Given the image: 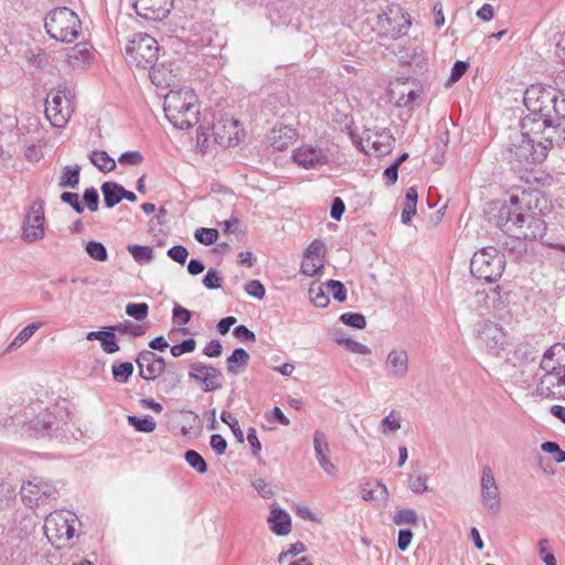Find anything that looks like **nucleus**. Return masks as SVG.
Returning a JSON list of instances; mask_svg holds the SVG:
<instances>
[{
	"instance_id": "obj_1",
	"label": "nucleus",
	"mask_w": 565,
	"mask_h": 565,
	"mask_svg": "<svg viewBox=\"0 0 565 565\" xmlns=\"http://www.w3.org/2000/svg\"><path fill=\"white\" fill-rule=\"evenodd\" d=\"M543 204H546L540 191H522L511 194L509 201L493 202L489 216L503 233L522 236L524 239H542L546 234V223L542 218Z\"/></svg>"
},
{
	"instance_id": "obj_2",
	"label": "nucleus",
	"mask_w": 565,
	"mask_h": 565,
	"mask_svg": "<svg viewBox=\"0 0 565 565\" xmlns=\"http://www.w3.org/2000/svg\"><path fill=\"white\" fill-rule=\"evenodd\" d=\"M159 44L147 33H135L126 45V55L129 64L149 70L151 82L157 85H169L162 71L157 65Z\"/></svg>"
},
{
	"instance_id": "obj_3",
	"label": "nucleus",
	"mask_w": 565,
	"mask_h": 565,
	"mask_svg": "<svg viewBox=\"0 0 565 565\" xmlns=\"http://www.w3.org/2000/svg\"><path fill=\"white\" fill-rule=\"evenodd\" d=\"M166 118L178 129H190L199 122V105L193 90L171 89L163 102Z\"/></svg>"
},
{
	"instance_id": "obj_4",
	"label": "nucleus",
	"mask_w": 565,
	"mask_h": 565,
	"mask_svg": "<svg viewBox=\"0 0 565 565\" xmlns=\"http://www.w3.org/2000/svg\"><path fill=\"white\" fill-rule=\"evenodd\" d=\"M524 104L530 111L551 118V125H561L565 120V95L537 86L525 90Z\"/></svg>"
},
{
	"instance_id": "obj_5",
	"label": "nucleus",
	"mask_w": 565,
	"mask_h": 565,
	"mask_svg": "<svg viewBox=\"0 0 565 565\" xmlns=\"http://www.w3.org/2000/svg\"><path fill=\"white\" fill-rule=\"evenodd\" d=\"M558 126L550 125L543 128L537 139L530 140L524 145L508 143L507 152L509 159L520 164L542 162L547 157V151L554 146V137Z\"/></svg>"
},
{
	"instance_id": "obj_6",
	"label": "nucleus",
	"mask_w": 565,
	"mask_h": 565,
	"mask_svg": "<svg viewBox=\"0 0 565 565\" xmlns=\"http://www.w3.org/2000/svg\"><path fill=\"white\" fill-rule=\"evenodd\" d=\"M44 28L51 39L58 42L71 43L75 41L82 30V22L77 14L66 7L51 10L44 20Z\"/></svg>"
},
{
	"instance_id": "obj_7",
	"label": "nucleus",
	"mask_w": 565,
	"mask_h": 565,
	"mask_svg": "<svg viewBox=\"0 0 565 565\" xmlns=\"http://www.w3.org/2000/svg\"><path fill=\"white\" fill-rule=\"evenodd\" d=\"M505 267V255L493 246L477 250L470 260V271L473 277L487 282L498 280Z\"/></svg>"
},
{
	"instance_id": "obj_8",
	"label": "nucleus",
	"mask_w": 565,
	"mask_h": 565,
	"mask_svg": "<svg viewBox=\"0 0 565 565\" xmlns=\"http://www.w3.org/2000/svg\"><path fill=\"white\" fill-rule=\"evenodd\" d=\"M57 487L41 476H29L20 488V497L26 508L34 509L57 500Z\"/></svg>"
},
{
	"instance_id": "obj_9",
	"label": "nucleus",
	"mask_w": 565,
	"mask_h": 565,
	"mask_svg": "<svg viewBox=\"0 0 565 565\" xmlns=\"http://www.w3.org/2000/svg\"><path fill=\"white\" fill-rule=\"evenodd\" d=\"M49 97L51 99H46L45 116L54 127L63 128L74 111V95L66 86H60Z\"/></svg>"
},
{
	"instance_id": "obj_10",
	"label": "nucleus",
	"mask_w": 565,
	"mask_h": 565,
	"mask_svg": "<svg viewBox=\"0 0 565 565\" xmlns=\"http://www.w3.org/2000/svg\"><path fill=\"white\" fill-rule=\"evenodd\" d=\"M75 515L66 516L63 512H51L44 521V533L47 540L57 548L62 547V542L70 541L75 533Z\"/></svg>"
},
{
	"instance_id": "obj_11",
	"label": "nucleus",
	"mask_w": 565,
	"mask_h": 565,
	"mask_svg": "<svg viewBox=\"0 0 565 565\" xmlns=\"http://www.w3.org/2000/svg\"><path fill=\"white\" fill-rule=\"evenodd\" d=\"M540 115L541 114L530 111L527 116L523 117L520 122V130H513L511 132L508 143L514 142L516 145H524L530 140L537 139L543 128L548 127L552 121L551 118H545Z\"/></svg>"
},
{
	"instance_id": "obj_12",
	"label": "nucleus",
	"mask_w": 565,
	"mask_h": 565,
	"mask_svg": "<svg viewBox=\"0 0 565 565\" xmlns=\"http://www.w3.org/2000/svg\"><path fill=\"white\" fill-rule=\"evenodd\" d=\"M44 222L43 202L36 200L31 203L25 214L22 227V239L26 243L41 241L45 235Z\"/></svg>"
},
{
	"instance_id": "obj_13",
	"label": "nucleus",
	"mask_w": 565,
	"mask_h": 565,
	"mask_svg": "<svg viewBox=\"0 0 565 565\" xmlns=\"http://www.w3.org/2000/svg\"><path fill=\"white\" fill-rule=\"evenodd\" d=\"M477 332L478 340L486 347L487 351L491 355L501 356L508 345L503 329L492 321H484L479 326Z\"/></svg>"
},
{
	"instance_id": "obj_14",
	"label": "nucleus",
	"mask_w": 565,
	"mask_h": 565,
	"mask_svg": "<svg viewBox=\"0 0 565 565\" xmlns=\"http://www.w3.org/2000/svg\"><path fill=\"white\" fill-rule=\"evenodd\" d=\"M377 24L392 33L393 38L405 35L412 24L409 14L398 6H392L377 15Z\"/></svg>"
},
{
	"instance_id": "obj_15",
	"label": "nucleus",
	"mask_w": 565,
	"mask_h": 565,
	"mask_svg": "<svg viewBox=\"0 0 565 565\" xmlns=\"http://www.w3.org/2000/svg\"><path fill=\"white\" fill-rule=\"evenodd\" d=\"M189 377L195 382L202 383L203 391L206 393L222 387V383L220 382L222 372L213 365H207L199 361L190 364Z\"/></svg>"
},
{
	"instance_id": "obj_16",
	"label": "nucleus",
	"mask_w": 565,
	"mask_h": 565,
	"mask_svg": "<svg viewBox=\"0 0 565 565\" xmlns=\"http://www.w3.org/2000/svg\"><path fill=\"white\" fill-rule=\"evenodd\" d=\"M139 369V376L146 381H154L160 376L167 366L166 360L150 350H142L136 358Z\"/></svg>"
},
{
	"instance_id": "obj_17",
	"label": "nucleus",
	"mask_w": 565,
	"mask_h": 565,
	"mask_svg": "<svg viewBox=\"0 0 565 565\" xmlns=\"http://www.w3.org/2000/svg\"><path fill=\"white\" fill-rule=\"evenodd\" d=\"M172 4L173 0H134L132 2L136 13L150 21H161L167 18Z\"/></svg>"
},
{
	"instance_id": "obj_18",
	"label": "nucleus",
	"mask_w": 565,
	"mask_h": 565,
	"mask_svg": "<svg viewBox=\"0 0 565 565\" xmlns=\"http://www.w3.org/2000/svg\"><path fill=\"white\" fill-rule=\"evenodd\" d=\"M481 495L484 507L493 514H497L501 508L500 491L490 467L482 469L481 476Z\"/></svg>"
},
{
	"instance_id": "obj_19",
	"label": "nucleus",
	"mask_w": 565,
	"mask_h": 565,
	"mask_svg": "<svg viewBox=\"0 0 565 565\" xmlns=\"http://www.w3.org/2000/svg\"><path fill=\"white\" fill-rule=\"evenodd\" d=\"M292 158L303 169H319L329 163L323 149L313 146H302L295 149Z\"/></svg>"
},
{
	"instance_id": "obj_20",
	"label": "nucleus",
	"mask_w": 565,
	"mask_h": 565,
	"mask_svg": "<svg viewBox=\"0 0 565 565\" xmlns=\"http://www.w3.org/2000/svg\"><path fill=\"white\" fill-rule=\"evenodd\" d=\"M214 140L222 147H234L238 143V120L222 118L213 124Z\"/></svg>"
},
{
	"instance_id": "obj_21",
	"label": "nucleus",
	"mask_w": 565,
	"mask_h": 565,
	"mask_svg": "<svg viewBox=\"0 0 565 565\" xmlns=\"http://www.w3.org/2000/svg\"><path fill=\"white\" fill-rule=\"evenodd\" d=\"M565 385V367L561 364L552 365L536 386L539 396L548 398L555 395L554 388Z\"/></svg>"
},
{
	"instance_id": "obj_22",
	"label": "nucleus",
	"mask_w": 565,
	"mask_h": 565,
	"mask_svg": "<svg viewBox=\"0 0 565 565\" xmlns=\"http://www.w3.org/2000/svg\"><path fill=\"white\" fill-rule=\"evenodd\" d=\"M387 376L392 379H404L409 370L408 353L404 349H393L385 360Z\"/></svg>"
},
{
	"instance_id": "obj_23",
	"label": "nucleus",
	"mask_w": 565,
	"mask_h": 565,
	"mask_svg": "<svg viewBox=\"0 0 565 565\" xmlns=\"http://www.w3.org/2000/svg\"><path fill=\"white\" fill-rule=\"evenodd\" d=\"M313 448L315 455L321 469L330 475L334 476L337 472L335 466L330 460V447L327 437L323 431L316 430L313 434Z\"/></svg>"
},
{
	"instance_id": "obj_24",
	"label": "nucleus",
	"mask_w": 565,
	"mask_h": 565,
	"mask_svg": "<svg viewBox=\"0 0 565 565\" xmlns=\"http://www.w3.org/2000/svg\"><path fill=\"white\" fill-rule=\"evenodd\" d=\"M267 521L270 524V530L278 536H284L291 532V518L280 508L271 509Z\"/></svg>"
},
{
	"instance_id": "obj_25",
	"label": "nucleus",
	"mask_w": 565,
	"mask_h": 565,
	"mask_svg": "<svg viewBox=\"0 0 565 565\" xmlns=\"http://www.w3.org/2000/svg\"><path fill=\"white\" fill-rule=\"evenodd\" d=\"M296 130L289 126L273 128L268 135L270 146L276 150L286 149L295 139Z\"/></svg>"
},
{
	"instance_id": "obj_26",
	"label": "nucleus",
	"mask_w": 565,
	"mask_h": 565,
	"mask_svg": "<svg viewBox=\"0 0 565 565\" xmlns=\"http://www.w3.org/2000/svg\"><path fill=\"white\" fill-rule=\"evenodd\" d=\"M249 354L243 348H236L226 359V369L230 374L236 375L246 369L249 362Z\"/></svg>"
},
{
	"instance_id": "obj_27",
	"label": "nucleus",
	"mask_w": 565,
	"mask_h": 565,
	"mask_svg": "<svg viewBox=\"0 0 565 565\" xmlns=\"http://www.w3.org/2000/svg\"><path fill=\"white\" fill-rule=\"evenodd\" d=\"M92 58V51L88 43L81 42L71 47L66 54L67 63L77 67Z\"/></svg>"
},
{
	"instance_id": "obj_28",
	"label": "nucleus",
	"mask_w": 565,
	"mask_h": 565,
	"mask_svg": "<svg viewBox=\"0 0 565 565\" xmlns=\"http://www.w3.org/2000/svg\"><path fill=\"white\" fill-rule=\"evenodd\" d=\"M527 239L522 236H511L504 242V249L508 252L509 257L518 262L522 259L527 253Z\"/></svg>"
},
{
	"instance_id": "obj_29",
	"label": "nucleus",
	"mask_w": 565,
	"mask_h": 565,
	"mask_svg": "<svg viewBox=\"0 0 565 565\" xmlns=\"http://www.w3.org/2000/svg\"><path fill=\"white\" fill-rule=\"evenodd\" d=\"M105 206L108 209H113L117 205L121 199V184L114 181H106L100 186Z\"/></svg>"
},
{
	"instance_id": "obj_30",
	"label": "nucleus",
	"mask_w": 565,
	"mask_h": 565,
	"mask_svg": "<svg viewBox=\"0 0 565 565\" xmlns=\"http://www.w3.org/2000/svg\"><path fill=\"white\" fill-rule=\"evenodd\" d=\"M55 419V416L51 413L42 414L31 423V429H33L38 436H49L56 429Z\"/></svg>"
},
{
	"instance_id": "obj_31",
	"label": "nucleus",
	"mask_w": 565,
	"mask_h": 565,
	"mask_svg": "<svg viewBox=\"0 0 565 565\" xmlns=\"http://www.w3.org/2000/svg\"><path fill=\"white\" fill-rule=\"evenodd\" d=\"M81 180V167L78 164L65 166L60 177L58 186L76 189Z\"/></svg>"
},
{
	"instance_id": "obj_32",
	"label": "nucleus",
	"mask_w": 565,
	"mask_h": 565,
	"mask_svg": "<svg viewBox=\"0 0 565 565\" xmlns=\"http://www.w3.org/2000/svg\"><path fill=\"white\" fill-rule=\"evenodd\" d=\"M89 161L102 172L115 170V160L104 150H94L89 153Z\"/></svg>"
},
{
	"instance_id": "obj_33",
	"label": "nucleus",
	"mask_w": 565,
	"mask_h": 565,
	"mask_svg": "<svg viewBox=\"0 0 565 565\" xmlns=\"http://www.w3.org/2000/svg\"><path fill=\"white\" fill-rule=\"evenodd\" d=\"M42 326V322H33L23 328L8 345L7 351H13L23 345Z\"/></svg>"
},
{
	"instance_id": "obj_34",
	"label": "nucleus",
	"mask_w": 565,
	"mask_h": 565,
	"mask_svg": "<svg viewBox=\"0 0 565 565\" xmlns=\"http://www.w3.org/2000/svg\"><path fill=\"white\" fill-rule=\"evenodd\" d=\"M127 422L137 431H141V433H152V431H154V429L157 427L156 420L150 415H145L143 417H139L136 415H129L127 417Z\"/></svg>"
},
{
	"instance_id": "obj_35",
	"label": "nucleus",
	"mask_w": 565,
	"mask_h": 565,
	"mask_svg": "<svg viewBox=\"0 0 565 565\" xmlns=\"http://www.w3.org/2000/svg\"><path fill=\"white\" fill-rule=\"evenodd\" d=\"M127 250L139 264L150 263L154 258L153 249L146 245H128Z\"/></svg>"
},
{
	"instance_id": "obj_36",
	"label": "nucleus",
	"mask_w": 565,
	"mask_h": 565,
	"mask_svg": "<svg viewBox=\"0 0 565 565\" xmlns=\"http://www.w3.org/2000/svg\"><path fill=\"white\" fill-rule=\"evenodd\" d=\"M108 329L116 331L120 334H129L131 337H141L146 333V327L135 324L129 320L109 326Z\"/></svg>"
},
{
	"instance_id": "obj_37",
	"label": "nucleus",
	"mask_w": 565,
	"mask_h": 565,
	"mask_svg": "<svg viewBox=\"0 0 565 565\" xmlns=\"http://www.w3.org/2000/svg\"><path fill=\"white\" fill-rule=\"evenodd\" d=\"M184 460L198 473H205L207 471V463L200 452L189 449L184 454Z\"/></svg>"
},
{
	"instance_id": "obj_38",
	"label": "nucleus",
	"mask_w": 565,
	"mask_h": 565,
	"mask_svg": "<svg viewBox=\"0 0 565 565\" xmlns=\"http://www.w3.org/2000/svg\"><path fill=\"white\" fill-rule=\"evenodd\" d=\"M85 252L94 260L106 262L108 259V252L105 245L100 242L89 241L85 245Z\"/></svg>"
},
{
	"instance_id": "obj_39",
	"label": "nucleus",
	"mask_w": 565,
	"mask_h": 565,
	"mask_svg": "<svg viewBox=\"0 0 565 565\" xmlns=\"http://www.w3.org/2000/svg\"><path fill=\"white\" fill-rule=\"evenodd\" d=\"M309 297L311 302L319 308H326L330 300L327 295V290H324L323 285H311L309 288Z\"/></svg>"
},
{
	"instance_id": "obj_40",
	"label": "nucleus",
	"mask_w": 565,
	"mask_h": 565,
	"mask_svg": "<svg viewBox=\"0 0 565 565\" xmlns=\"http://www.w3.org/2000/svg\"><path fill=\"white\" fill-rule=\"evenodd\" d=\"M114 379L119 383H127L134 373V365L130 362H121L111 366Z\"/></svg>"
},
{
	"instance_id": "obj_41",
	"label": "nucleus",
	"mask_w": 565,
	"mask_h": 565,
	"mask_svg": "<svg viewBox=\"0 0 565 565\" xmlns=\"http://www.w3.org/2000/svg\"><path fill=\"white\" fill-rule=\"evenodd\" d=\"M393 522L396 525L412 524L416 525L418 522V515L414 509H402L395 512Z\"/></svg>"
},
{
	"instance_id": "obj_42",
	"label": "nucleus",
	"mask_w": 565,
	"mask_h": 565,
	"mask_svg": "<svg viewBox=\"0 0 565 565\" xmlns=\"http://www.w3.org/2000/svg\"><path fill=\"white\" fill-rule=\"evenodd\" d=\"M324 287L329 294L332 295L333 299L338 302H343L347 299V288L344 285L334 279H330L324 284Z\"/></svg>"
},
{
	"instance_id": "obj_43",
	"label": "nucleus",
	"mask_w": 565,
	"mask_h": 565,
	"mask_svg": "<svg viewBox=\"0 0 565 565\" xmlns=\"http://www.w3.org/2000/svg\"><path fill=\"white\" fill-rule=\"evenodd\" d=\"M115 332L116 331L108 329V327L105 328V333L102 338L100 347L107 354H113L119 351V345L117 343Z\"/></svg>"
},
{
	"instance_id": "obj_44",
	"label": "nucleus",
	"mask_w": 565,
	"mask_h": 565,
	"mask_svg": "<svg viewBox=\"0 0 565 565\" xmlns=\"http://www.w3.org/2000/svg\"><path fill=\"white\" fill-rule=\"evenodd\" d=\"M340 321L355 329H364L366 326L365 317L360 312H344L340 316Z\"/></svg>"
},
{
	"instance_id": "obj_45",
	"label": "nucleus",
	"mask_w": 565,
	"mask_h": 565,
	"mask_svg": "<svg viewBox=\"0 0 565 565\" xmlns=\"http://www.w3.org/2000/svg\"><path fill=\"white\" fill-rule=\"evenodd\" d=\"M221 420L228 425L231 428L233 435L235 436L237 443L243 444L244 443V434L238 425V420L228 412L223 411L221 414Z\"/></svg>"
},
{
	"instance_id": "obj_46",
	"label": "nucleus",
	"mask_w": 565,
	"mask_h": 565,
	"mask_svg": "<svg viewBox=\"0 0 565 565\" xmlns=\"http://www.w3.org/2000/svg\"><path fill=\"white\" fill-rule=\"evenodd\" d=\"M514 356L520 362L526 363L537 358V351L531 344H519L514 350Z\"/></svg>"
},
{
	"instance_id": "obj_47",
	"label": "nucleus",
	"mask_w": 565,
	"mask_h": 565,
	"mask_svg": "<svg viewBox=\"0 0 565 565\" xmlns=\"http://www.w3.org/2000/svg\"><path fill=\"white\" fill-rule=\"evenodd\" d=\"M125 311L136 320H143L148 316L149 306L146 302H129Z\"/></svg>"
},
{
	"instance_id": "obj_48",
	"label": "nucleus",
	"mask_w": 565,
	"mask_h": 565,
	"mask_svg": "<svg viewBox=\"0 0 565 565\" xmlns=\"http://www.w3.org/2000/svg\"><path fill=\"white\" fill-rule=\"evenodd\" d=\"M161 375L162 379L160 383L162 385V390L166 393H169L172 390H174L181 383L182 380V375L174 371H164Z\"/></svg>"
},
{
	"instance_id": "obj_49",
	"label": "nucleus",
	"mask_w": 565,
	"mask_h": 565,
	"mask_svg": "<svg viewBox=\"0 0 565 565\" xmlns=\"http://www.w3.org/2000/svg\"><path fill=\"white\" fill-rule=\"evenodd\" d=\"M194 237L203 245H212L218 238V231L216 228L200 227L195 231Z\"/></svg>"
},
{
	"instance_id": "obj_50",
	"label": "nucleus",
	"mask_w": 565,
	"mask_h": 565,
	"mask_svg": "<svg viewBox=\"0 0 565 565\" xmlns=\"http://www.w3.org/2000/svg\"><path fill=\"white\" fill-rule=\"evenodd\" d=\"M541 449L543 452L552 455L554 460L557 463L565 462V451L559 447V445L555 441H544L541 445Z\"/></svg>"
},
{
	"instance_id": "obj_51",
	"label": "nucleus",
	"mask_w": 565,
	"mask_h": 565,
	"mask_svg": "<svg viewBox=\"0 0 565 565\" xmlns=\"http://www.w3.org/2000/svg\"><path fill=\"white\" fill-rule=\"evenodd\" d=\"M196 348V341L193 338L183 340L182 342L174 344L170 348V353L174 358H179L184 353H191Z\"/></svg>"
},
{
	"instance_id": "obj_52",
	"label": "nucleus",
	"mask_w": 565,
	"mask_h": 565,
	"mask_svg": "<svg viewBox=\"0 0 565 565\" xmlns=\"http://www.w3.org/2000/svg\"><path fill=\"white\" fill-rule=\"evenodd\" d=\"M376 487L380 490L379 495L375 494L377 490L362 488V490H361L362 499L365 501H374V500H379V499L385 500L388 497L387 488L380 481H376Z\"/></svg>"
},
{
	"instance_id": "obj_53",
	"label": "nucleus",
	"mask_w": 565,
	"mask_h": 565,
	"mask_svg": "<svg viewBox=\"0 0 565 565\" xmlns=\"http://www.w3.org/2000/svg\"><path fill=\"white\" fill-rule=\"evenodd\" d=\"M192 317V312L180 306L179 303H175L172 310V320L174 323L180 326H185L190 322Z\"/></svg>"
},
{
	"instance_id": "obj_54",
	"label": "nucleus",
	"mask_w": 565,
	"mask_h": 565,
	"mask_svg": "<svg viewBox=\"0 0 565 565\" xmlns=\"http://www.w3.org/2000/svg\"><path fill=\"white\" fill-rule=\"evenodd\" d=\"M202 284L207 289H218L222 287V277L215 268H210L203 277Z\"/></svg>"
},
{
	"instance_id": "obj_55",
	"label": "nucleus",
	"mask_w": 565,
	"mask_h": 565,
	"mask_svg": "<svg viewBox=\"0 0 565 565\" xmlns=\"http://www.w3.org/2000/svg\"><path fill=\"white\" fill-rule=\"evenodd\" d=\"M244 289L248 296L254 297L258 300H262L266 294L264 285L257 279L247 281Z\"/></svg>"
},
{
	"instance_id": "obj_56",
	"label": "nucleus",
	"mask_w": 565,
	"mask_h": 565,
	"mask_svg": "<svg viewBox=\"0 0 565 565\" xmlns=\"http://www.w3.org/2000/svg\"><path fill=\"white\" fill-rule=\"evenodd\" d=\"M61 201L68 204L76 213L84 212V205L79 201V195L75 192H63L60 196Z\"/></svg>"
},
{
	"instance_id": "obj_57",
	"label": "nucleus",
	"mask_w": 565,
	"mask_h": 565,
	"mask_svg": "<svg viewBox=\"0 0 565 565\" xmlns=\"http://www.w3.org/2000/svg\"><path fill=\"white\" fill-rule=\"evenodd\" d=\"M142 161L143 156L137 150L122 152L118 158V162L121 166H138L142 163Z\"/></svg>"
},
{
	"instance_id": "obj_58",
	"label": "nucleus",
	"mask_w": 565,
	"mask_h": 565,
	"mask_svg": "<svg viewBox=\"0 0 565 565\" xmlns=\"http://www.w3.org/2000/svg\"><path fill=\"white\" fill-rule=\"evenodd\" d=\"M83 200L90 212H96L99 204V194L95 188H88L83 193Z\"/></svg>"
},
{
	"instance_id": "obj_59",
	"label": "nucleus",
	"mask_w": 565,
	"mask_h": 565,
	"mask_svg": "<svg viewBox=\"0 0 565 565\" xmlns=\"http://www.w3.org/2000/svg\"><path fill=\"white\" fill-rule=\"evenodd\" d=\"M167 255L175 263L183 265L189 256V252L183 245H174L168 249Z\"/></svg>"
},
{
	"instance_id": "obj_60",
	"label": "nucleus",
	"mask_w": 565,
	"mask_h": 565,
	"mask_svg": "<svg viewBox=\"0 0 565 565\" xmlns=\"http://www.w3.org/2000/svg\"><path fill=\"white\" fill-rule=\"evenodd\" d=\"M469 63L465 61H457L452 65L450 76L448 78V85L458 82L462 75L468 71Z\"/></svg>"
},
{
	"instance_id": "obj_61",
	"label": "nucleus",
	"mask_w": 565,
	"mask_h": 565,
	"mask_svg": "<svg viewBox=\"0 0 565 565\" xmlns=\"http://www.w3.org/2000/svg\"><path fill=\"white\" fill-rule=\"evenodd\" d=\"M210 446L217 456H222L226 451L227 441L222 435L213 434L210 437Z\"/></svg>"
},
{
	"instance_id": "obj_62",
	"label": "nucleus",
	"mask_w": 565,
	"mask_h": 565,
	"mask_svg": "<svg viewBox=\"0 0 565 565\" xmlns=\"http://www.w3.org/2000/svg\"><path fill=\"white\" fill-rule=\"evenodd\" d=\"M233 335L243 342H254L256 340L255 333L244 324L235 327Z\"/></svg>"
},
{
	"instance_id": "obj_63",
	"label": "nucleus",
	"mask_w": 565,
	"mask_h": 565,
	"mask_svg": "<svg viewBox=\"0 0 565 565\" xmlns=\"http://www.w3.org/2000/svg\"><path fill=\"white\" fill-rule=\"evenodd\" d=\"M266 418L269 423H278L282 426H288L290 424L287 416L282 413L279 407H274L271 411L266 413Z\"/></svg>"
},
{
	"instance_id": "obj_64",
	"label": "nucleus",
	"mask_w": 565,
	"mask_h": 565,
	"mask_svg": "<svg viewBox=\"0 0 565 565\" xmlns=\"http://www.w3.org/2000/svg\"><path fill=\"white\" fill-rule=\"evenodd\" d=\"M413 532L409 529H401L397 537V548L402 552L406 551L413 540Z\"/></svg>"
}]
</instances>
